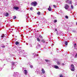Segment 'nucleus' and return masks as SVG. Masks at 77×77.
I'll return each instance as SVG.
<instances>
[{
	"label": "nucleus",
	"instance_id": "b1692460",
	"mask_svg": "<svg viewBox=\"0 0 77 77\" xmlns=\"http://www.w3.org/2000/svg\"><path fill=\"white\" fill-rule=\"evenodd\" d=\"M71 8H72V9H73V6L71 5Z\"/></svg>",
	"mask_w": 77,
	"mask_h": 77
},
{
	"label": "nucleus",
	"instance_id": "393cba45",
	"mask_svg": "<svg viewBox=\"0 0 77 77\" xmlns=\"http://www.w3.org/2000/svg\"><path fill=\"white\" fill-rule=\"evenodd\" d=\"M60 77H63V75L62 74L60 75Z\"/></svg>",
	"mask_w": 77,
	"mask_h": 77
},
{
	"label": "nucleus",
	"instance_id": "39448f33",
	"mask_svg": "<svg viewBox=\"0 0 77 77\" xmlns=\"http://www.w3.org/2000/svg\"><path fill=\"white\" fill-rule=\"evenodd\" d=\"M42 72L43 74H45V70H44V69H42Z\"/></svg>",
	"mask_w": 77,
	"mask_h": 77
},
{
	"label": "nucleus",
	"instance_id": "f704fd0d",
	"mask_svg": "<svg viewBox=\"0 0 77 77\" xmlns=\"http://www.w3.org/2000/svg\"><path fill=\"white\" fill-rule=\"evenodd\" d=\"M57 35H58V33H57Z\"/></svg>",
	"mask_w": 77,
	"mask_h": 77
},
{
	"label": "nucleus",
	"instance_id": "5701e85b",
	"mask_svg": "<svg viewBox=\"0 0 77 77\" xmlns=\"http://www.w3.org/2000/svg\"><path fill=\"white\" fill-rule=\"evenodd\" d=\"M45 61H46V62H48L49 61L48 60H45Z\"/></svg>",
	"mask_w": 77,
	"mask_h": 77
},
{
	"label": "nucleus",
	"instance_id": "7c9ffc66",
	"mask_svg": "<svg viewBox=\"0 0 77 77\" xmlns=\"http://www.w3.org/2000/svg\"><path fill=\"white\" fill-rule=\"evenodd\" d=\"M70 4H71V3H72V2L71 1H70V3H69V4H70Z\"/></svg>",
	"mask_w": 77,
	"mask_h": 77
},
{
	"label": "nucleus",
	"instance_id": "9b49d317",
	"mask_svg": "<svg viewBox=\"0 0 77 77\" xmlns=\"http://www.w3.org/2000/svg\"><path fill=\"white\" fill-rule=\"evenodd\" d=\"M37 39L38 41V42H40V39L39 38H37Z\"/></svg>",
	"mask_w": 77,
	"mask_h": 77
},
{
	"label": "nucleus",
	"instance_id": "9d476101",
	"mask_svg": "<svg viewBox=\"0 0 77 77\" xmlns=\"http://www.w3.org/2000/svg\"><path fill=\"white\" fill-rule=\"evenodd\" d=\"M65 44L66 45H68V42L67 41H66L65 42Z\"/></svg>",
	"mask_w": 77,
	"mask_h": 77
},
{
	"label": "nucleus",
	"instance_id": "aec40b11",
	"mask_svg": "<svg viewBox=\"0 0 77 77\" xmlns=\"http://www.w3.org/2000/svg\"><path fill=\"white\" fill-rule=\"evenodd\" d=\"M30 67L31 68H33V66L32 65H30Z\"/></svg>",
	"mask_w": 77,
	"mask_h": 77
},
{
	"label": "nucleus",
	"instance_id": "f03ea898",
	"mask_svg": "<svg viewBox=\"0 0 77 77\" xmlns=\"http://www.w3.org/2000/svg\"><path fill=\"white\" fill-rule=\"evenodd\" d=\"M71 70L72 71H74V70H75V68H74V66L73 65V64H72L71 65Z\"/></svg>",
	"mask_w": 77,
	"mask_h": 77
},
{
	"label": "nucleus",
	"instance_id": "c756f323",
	"mask_svg": "<svg viewBox=\"0 0 77 77\" xmlns=\"http://www.w3.org/2000/svg\"><path fill=\"white\" fill-rule=\"evenodd\" d=\"M75 57H77V54H76L75 55Z\"/></svg>",
	"mask_w": 77,
	"mask_h": 77
},
{
	"label": "nucleus",
	"instance_id": "7ed1b4c3",
	"mask_svg": "<svg viewBox=\"0 0 77 77\" xmlns=\"http://www.w3.org/2000/svg\"><path fill=\"white\" fill-rule=\"evenodd\" d=\"M65 8L66 9H68V8H69V6H68V5L66 4L65 5Z\"/></svg>",
	"mask_w": 77,
	"mask_h": 77
},
{
	"label": "nucleus",
	"instance_id": "4468645a",
	"mask_svg": "<svg viewBox=\"0 0 77 77\" xmlns=\"http://www.w3.org/2000/svg\"><path fill=\"white\" fill-rule=\"evenodd\" d=\"M5 36L4 34L1 36V38H5Z\"/></svg>",
	"mask_w": 77,
	"mask_h": 77
},
{
	"label": "nucleus",
	"instance_id": "f8f14e48",
	"mask_svg": "<svg viewBox=\"0 0 77 77\" xmlns=\"http://www.w3.org/2000/svg\"><path fill=\"white\" fill-rule=\"evenodd\" d=\"M69 0H67L66 1V3H69Z\"/></svg>",
	"mask_w": 77,
	"mask_h": 77
},
{
	"label": "nucleus",
	"instance_id": "2eb2a0df",
	"mask_svg": "<svg viewBox=\"0 0 77 77\" xmlns=\"http://www.w3.org/2000/svg\"><path fill=\"white\" fill-rule=\"evenodd\" d=\"M14 65H15V63H12V66H14Z\"/></svg>",
	"mask_w": 77,
	"mask_h": 77
},
{
	"label": "nucleus",
	"instance_id": "1a4fd4ad",
	"mask_svg": "<svg viewBox=\"0 0 77 77\" xmlns=\"http://www.w3.org/2000/svg\"><path fill=\"white\" fill-rule=\"evenodd\" d=\"M16 45H18V44H20V43L18 42H16L15 43Z\"/></svg>",
	"mask_w": 77,
	"mask_h": 77
},
{
	"label": "nucleus",
	"instance_id": "cd10ccee",
	"mask_svg": "<svg viewBox=\"0 0 77 77\" xmlns=\"http://www.w3.org/2000/svg\"><path fill=\"white\" fill-rule=\"evenodd\" d=\"M2 48H5V46H4V45H3V46H2Z\"/></svg>",
	"mask_w": 77,
	"mask_h": 77
},
{
	"label": "nucleus",
	"instance_id": "c9c22d12",
	"mask_svg": "<svg viewBox=\"0 0 77 77\" xmlns=\"http://www.w3.org/2000/svg\"><path fill=\"white\" fill-rule=\"evenodd\" d=\"M76 25H77V22L76 23Z\"/></svg>",
	"mask_w": 77,
	"mask_h": 77
},
{
	"label": "nucleus",
	"instance_id": "6ab92c4d",
	"mask_svg": "<svg viewBox=\"0 0 77 77\" xmlns=\"http://www.w3.org/2000/svg\"><path fill=\"white\" fill-rule=\"evenodd\" d=\"M53 6H54L55 8H56L57 7V6H56L55 5H54Z\"/></svg>",
	"mask_w": 77,
	"mask_h": 77
},
{
	"label": "nucleus",
	"instance_id": "dca6fc26",
	"mask_svg": "<svg viewBox=\"0 0 77 77\" xmlns=\"http://www.w3.org/2000/svg\"><path fill=\"white\" fill-rule=\"evenodd\" d=\"M16 18H17V17L15 16H14L13 19H16Z\"/></svg>",
	"mask_w": 77,
	"mask_h": 77
},
{
	"label": "nucleus",
	"instance_id": "bb28decb",
	"mask_svg": "<svg viewBox=\"0 0 77 77\" xmlns=\"http://www.w3.org/2000/svg\"><path fill=\"white\" fill-rule=\"evenodd\" d=\"M42 42H43L44 43V42H45V41L44 40H42Z\"/></svg>",
	"mask_w": 77,
	"mask_h": 77
},
{
	"label": "nucleus",
	"instance_id": "412c9836",
	"mask_svg": "<svg viewBox=\"0 0 77 77\" xmlns=\"http://www.w3.org/2000/svg\"><path fill=\"white\" fill-rule=\"evenodd\" d=\"M54 23H57V20H54Z\"/></svg>",
	"mask_w": 77,
	"mask_h": 77
},
{
	"label": "nucleus",
	"instance_id": "ddd939ff",
	"mask_svg": "<svg viewBox=\"0 0 77 77\" xmlns=\"http://www.w3.org/2000/svg\"><path fill=\"white\" fill-rule=\"evenodd\" d=\"M8 15H9V13H6V14L5 15V16H6V17H8Z\"/></svg>",
	"mask_w": 77,
	"mask_h": 77
},
{
	"label": "nucleus",
	"instance_id": "2f4dec72",
	"mask_svg": "<svg viewBox=\"0 0 77 77\" xmlns=\"http://www.w3.org/2000/svg\"><path fill=\"white\" fill-rule=\"evenodd\" d=\"M62 65H64L65 64H64V63H63L62 64Z\"/></svg>",
	"mask_w": 77,
	"mask_h": 77
},
{
	"label": "nucleus",
	"instance_id": "473e14b6",
	"mask_svg": "<svg viewBox=\"0 0 77 77\" xmlns=\"http://www.w3.org/2000/svg\"><path fill=\"white\" fill-rule=\"evenodd\" d=\"M74 45H76V43H75L74 44Z\"/></svg>",
	"mask_w": 77,
	"mask_h": 77
},
{
	"label": "nucleus",
	"instance_id": "4be33fe9",
	"mask_svg": "<svg viewBox=\"0 0 77 77\" xmlns=\"http://www.w3.org/2000/svg\"><path fill=\"white\" fill-rule=\"evenodd\" d=\"M33 9V7H31L30 8V11H32V9Z\"/></svg>",
	"mask_w": 77,
	"mask_h": 77
},
{
	"label": "nucleus",
	"instance_id": "c85d7f7f",
	"mask_svg": "<svg viewBox=\"0 0 77 77\" xmlns=\"http://www.w3.org/2000/svg\"><path fill=\"white\" fill-rule=\"evenodd\" d=\"M57 63L58 65H60V63H59V62H58Z\"/></svg>",
	"mask_w": 77,
	"mask_h": 77
},
{
	"label": "nucleus",
	"instance_id": "a878e982",
	"mask_svg": "<svg viewBox=\"0 0 77 77\" xmlns=\"http://www.w3.org/2000/svg\"><path fill=\"white\" fill-rule=\"evenodd\" d=\"M39 37H40L41 38H42V36H41V35H39Z\"/></svg>",
	"mask_w": 77,
	"mask_h": 77
},
{
	"label": "nucleus",
	"instance_id": "20e7f679",
	"mask_svg": "<svg viewBox=\"0 0 77 77\" xmlns=\"http://www.w3.org/2000/svg\"><path fill=\"white\" fill-rule=\"evenodd\" d=\"M14 9H16V10H18L19 9V7H18L14 6L13 8Z\"/></svg>",
	"mask_w": 77,
	"mask_h": 77
},
{
	"label": "nucleus",
	"instance_id": "f3484780",
	"mask_svg": "<svg viewBox=\"0 0 77 77\" xmlns=\"http://www.w3.org/2000/svg\"><path fill=\"white\" fill-rule=\"evenodd\" d=\"M65 18H66V19H68V16H65Z\"/></svg>",
	"mask_w": 77,
	"mask_h": 77
},
{
	"label": "nucleus",
	"instance_id": "f257e3e1",
	"mask_svg": "<svg viewBox=\"0 0 77 77\" xmlns=\"http://www.w3.org/2000/svg\"><path fill=\"white\" fill-rule=\"evenodd\" d=\"M30 5H33V6H37V2L36 1L32 2L31 3Z\"/></svg>",
	"mask_w": 77,
	"mask_h": 77
},
{
	"label": "nucleus",
	"instance_id": "a211bd4d",
	"mask_svg": "<svg viewBox=\"0 0 77 77\" xmlns=\"http://www.w3.org/2000/svg\"><path fill=\"white\" fill-rule=\"evenodd\" d=\"M40 14H41V13L39 11H38L37 13V14H38V15H40Z\"/></svg>",
	"mask_w": 77,
	"mask_h": 77
},
{
	"label": "nucleus",
	"instance_id": "423d86ee",
	"mask_svg": "<svg viewBox=\"0 0 77 77\" xmlns=\"http://www.w3.org/2000/svg\"><path fill=\"white\" fill-rule=\"evenodd\" d=\"M24 71H25V74L26 75L27 74V70H26V69H25Z\"/></svg>",
	"mask_w": 77,
	"mask_h": 77
},
{
	"label": "nucleus",
	"instance_id": "72a5a7b5",
	"mask_svg": "<svg viewBox=\"0 0 77 77\" xmlns=\"http://www.w3.org/2000/svg\"><path fill=\"white\" fill-rule=\"evenodd\" d=\"M55 31H57V29H55Z\"/></svg>",
	"mask_w": 77,
	"mask_h": 77
},
{
	"label": "nucleus",
	"instance_id": "0eeeda50",
	"mask_svg": "<svg viewBox=\"0 0 77 77\" xmlns=\"http://www.w3.org/2000/svg\"><path fill=\"white\" fill-rule=\"evenodd\" d=\"M54 68L56 69H59V66L57 65H55L54 66Z\"/></svg>",
	"mask_w": 77,
	"mask_h": 77
},
{
	"label": "nucleus",
	"instance_id": "6e6552de",
	"mask_svg": "<svg viewBox=\"0 0 77 77\" xmlns=\"http://www.w3.org/2000/svg\"><path fill=\"white\" fill-rule=\"evenodd\" d=\"M49 8H48V10L49 11H51V8L50 7V6H49Z\"/></svg>",
	"mask_w": 77,
	"mask_h": 77
}]
</instances>
